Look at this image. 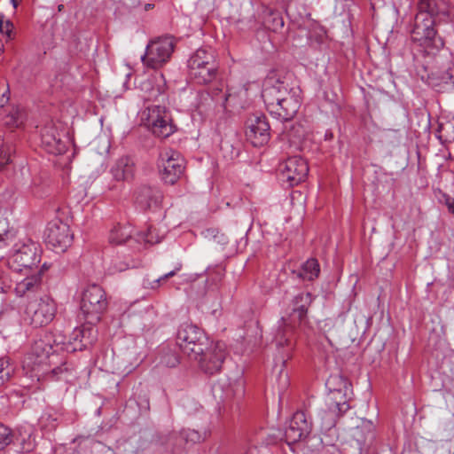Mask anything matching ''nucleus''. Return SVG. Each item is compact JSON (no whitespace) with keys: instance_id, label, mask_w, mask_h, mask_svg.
<instances>
[{"instance_id":"obj_46","label":"nucleus","mask_w":454,"mask_h":454,"mask_svg":"<svg viewBox=\"0 0 454 454\" xmlns=\"http://www.w3.org/2000/svg\"><path fill=\"white\" fill-rule=\"evenodd\" d=\"M13 24L10 20H4L0 18V33L5 35L7 39L12 38Z\"/></svg>"},{"instance_id":"obj_37","label":"nucleus","mask_w":454,"mask_h":454,"mask_svg":"<svg viewBox=\"0 0 454 454\" xmlns=\"http://www.w3.org/2000/svg\"><path fill=\"white\" fill-rule=\"evenodd\" d=\"M180 436L186 443H198L206 439L207 433L201 434L194 429H183L180 432Z\"/></svg>"},{"instance_id":"obj_12","label":"nucleus","mask_w":454,"mask_h":454,"mask_svg":"<svg viewBox=\"0 0 454 454\" xmlns=\"http://www.w3.org/2000/svg\"><path fill=\"white\" fill-rule=\"evenodd\" d=\"M45 241L56 253L65 252L73 241L68 224L57 218L51 221L45 231Z\"/></svg>"},{"instance_id":"obj_23","label":"nucleus","mask_w":454,"mask_h":454,"mask_svg":"<svg viewBox=\"0 0 454 454\" xmlns=\"http://www.w3.org/2000/svg\"><path fill=\"white\" fill-rule=\"evenodd\" d=\"M213 392L215 396L225 401L235 396H242L244 394V385L242 380L227 382L221 380L214 385Z\"/></svg>"},{"instance_id":"obj_11","label":"nucleus","mask_w":454,"mask_h":454,"mask_svg":"<svg viewBox=\"0 0 454 454\" xmlns=\"http://www.w3.org/2000/svg\"><path fill=\"white\" fill-rule=\"evenodd\" d=\"M227 355L224 342L211 341L197 361L201 371L212 375L221 371Z\"/></svg>"},{"instance_id":"obj_4","label":"nucleus","mask_w":454,"mask_h":454,"mask_svg":"<svg viewBox=\"0 0 454 454\" xmlns=\"http://www.w3.org/2000/svg\"><path fill=\"white\" fill-rule=\"evenodd\" d=\"M434 20L416 16L411 30V40L422 47L427 55L434 56L444 45L443 40L437 36Z\"/></svg>"},{"instance_id":"obj_1","label":"nucleus","mask_w":454,"mask_h":454,"mask_svg":"<svg viewBox=\"0 0 454 454\" xmlns=\"http://www.w3.org/2000/svg\"><path fill=\"white\" fill-rule=\"evenodd\" d=\"M66 336L61 333H43L32 344L27 355L25 364L35 371L36 367L51 363L50 357L59 350H65Z\"/></svg>"},{"instance_id":"obj_24","label":"nucleus","mask_w":454,"mask_h":454,"mask_svg":"<svg viewBox=\"0 0 454 454\" xmlns=\"http://www.w3.org/2000/svg\"><path fill=\"white\" fill-rule=\"evenodd\" d=\"M135 165L129 157L118 159L111 168V174L116 181H129L134 176Z\"/></svg>"},{"instance_id":"obj_35","label":"nucleus","mask_w":454,"mask_h":454,"mask_svg":"<svg viewBox=\"0 0 454 454\" xmlns=\"http://www.w3.org/2000/svg\"><path fill=\"white\" fill-rule=\"evenodd\" d=\"M14 367L7 356L0 357V387L4 386L12 376Z\"/></svg>"},{"instance_id":"obj_26","label":"nucleus","mask_w":454,"mask_h":454,"mask_svg":"<svg viewBox=\"0 0 454 454\" xmlns=\"http://www.w3.org/2000/svg\"><path fill=\"white\" fill-rule=\"evenodd\" d=\"M430 82L434 87L444 89L449 86H454V68L448 67L444 72H432L429 74Z\"/></svg>"},{"instance_id":"obj_54","label":"nucleus","mask_w":454,"mask_h":454,"mask_svg":"<svg viewBox=\"0 0 454 454\" xmlns=\"http://www.w3.org/2000/svg\"><path fill=\"white\" fill-rule=\"evenodd\" d=\"M447 205H448L449 210L450 212L454 213V200L451 202H448Z\"/></svg>"},{"instance_id":"obj_28","label":"nucleus","mask_w":454,"mask_h":454,"mask_svg":"<svg viewBox=\"0 0 454 454\" xmlns=\"http://www.w3.org/2000/svg\"><path fill=\"white\" fill-rule=\"evenodd\" d=\"M133 228L130 225H117L114 227L109 235L112 244H121L132 239Z\"/></svg>"},{"instance_id":"obj_7","label":"nucleus","mask_w":454,"mask_h":454,"mask_svg":"<svg viewBox=\"0 0 454 454\" xmlns=\"http://www.w3.org/2000/svg\"><path fill=\"white\" fill-rule=\"evenodd\" d=\"M56 313L57 303L49 295L29 301L25 310L26 319L34 327L49 325L54 319Z\"/></svg>"},{"instance_id":"obj_42","label":"nucleus","mask_w":454,"mask_h":454,"mask_svg":"<svg viewBox=\"0 0 454 454\" xmlns=\"http://www.w3.org/2000/svg\"><path fill=\"white\" fill-rule=\"evenodd\" d=\"M12 431L9 427L0 424V451L4 450L6 446L11 444Z\"/></svg>"},{"instance_id":"obj_34","label":"nucleus","mask_w":454,"mask_h":454,"mask_svg":"<svg viewBox=\"0 0 454 454\" xmlns=\"http://www.w3.org/2000/svg\"><path fill=\"white\" fill-rule=\"evenodd\" d=\"M39 426L42 430L51 432L58 426V416L55 411H47L39 419Z\"/></svg>"},{"instance_id":"obj_47","label":"nucleus","mask_w":454,"mask_h":454,"mask_svg":"<svg viewBox=\"0 0 454 454\" xmlns=\"http://www.w3.org/2000/svg\"><path fill=\"white\" fill-rule=\"evenodd\" d=\"M9 86L5 81L0 82V107L9 101Z\"/></svg>"},{"instance_id":"obj_49","label":"nucleus","mask_w":454,"mask_h":454,"mask_svg":"<svg viewBox=\"0 0 454 454\" xmlns=\"http://www.w3.org/2000/svg\"><path fill=\"white\" fill-rule=\"evenodd\" d=\"M82 335V329L75 328L67 342H79Z\"/></svg>"},{"instance_id":"obj_45","label":"nucleus","mask_w":454,"mask_h":454,"mask_svg":"<svg viewBox=\"0 0 454 454\" xmlns=\"http://www.w3.org/2000/svg\"><path fill=\"white\" fill-rule=\"evenodd\" d=\"M142 90L146 93L144 95L145 100H154L161 95L160 89L151 88V82L149 81L143 83Z\"/></svg>"},{"instance_id":"obj_13","label":"nucleus","mask_w":454,"mask_h":454,"mask_svg":"<svg viewBox=\"0 0 454 454\" xmlns=\"http://www.w3.org/2000/svg\"><path fill=\"white\" fill-rule=\"evenodd\" d=\"M293 89L278 74L274 73L269 74L263 82L262 90V98L267 110L270 109L275 104H278L281 98L288 96V93Z\"/></svg>"},{"instance_id":"obj_2","label":"nucleus","mask_w":454,"mask_h":454,"mask_svg":"<svg viewBox=\"0 0 454 454\" xmlns=\"http://www.w3.org/2000/svg\"><path fill=\"white\" fill-rule=\"evenodd\" d=\"M189 75L199 84L211 82L217 74L218 66L211 49L197 50L188 60Z\"/></svg>"},{"instance_id":"obj_19","label":"nucleus","mask_w":454,"mask_h":454,"mask_svg":"<svg viewBox=\"0 0 454 454\" xmlns=\"http://www.w3.org/2000/svg\"><path fill=\"white\" fill-rule=\"evenodd\" d=\"M41 146L51 154H61L65 152L66 145L55 124L48 123L42 129Z\"/></svg>"},{"instance_id":"obj_41","label":"nucleus","mask_w":454,"mask_h":454,"mask_svg":"<svg viewBox=\"0 0 454 454\" xmlns=\"http://www.w3.org/2000/svg\"><path fill=\"white\" fill-rule=\"evenodd\" d=\"M164 233H160V231L153 227H150L147 232L143 236L144 240L149 244H156L161 241L163 239Z\"/></svg>"},{"instance_id":"obj_40","label":"nucleus","mask_w":454,"mask_h":454,"mask_svg":"<svg viewBox=\"0 0 454 454\" xmlns=\"http://www.w3.org/2000/svg\"><path fill=\"white\" fill-rule=\"evenodd\" d=\"M335 383H340L341 386L344 387L345 389H348V381L340 377V376H332L326 382V385L328 386L331 394L333 395L332 398L336 399L338 395H340L341 389H333L332 386Z\"/></svg>"},{"instance_id":"obj_14","label":"nucleus","mask_w":454,"mask_h":454,"mask_svg":"<svg viewBox=\"0 0 454 454\" xmlns=\"http://www.w3.org/2000/svg\"><path fill=\"white\" fill-rule=\"evenodd\" d=\"M416 16H422L435 22H447L453 17L450 4L443 0H419Z\"/></svg>"},{"instance_id":"obj_21","label":"nucleus","mask_w":454,"mask_h":454,"mask_svg":"<svg viewBox=\"0 0 454 454\" xmlns=\"http://www.w3.org/2000/svg\"><path fill=\"white\" fill-rule=\"evenodd\" d=\"M33 428L27 425L12 432V442L15 452H29L34 449Z\"/></svg>"},{"instance_id":"obj_43","label":"nucleus","mask_w":454,"mask_h":454,"mask_svg":"<svg viewBox=\"0 0 454 454\" xmlns=\"http://www.w3.org/2000/svg\"><path fill=\"white\" fill-rule=\"evenodd\" d=\"M134 264H130L129 262L127 261H120L119 258L113 259L111 262V265L108 268L110 273L114 274L116 272H121L127 270L129 267H133Z\"/></svg>"},{"instance_id":"obj_53","label":"nucleus","mask_w":454,"mask_h":454,"mask_svg":"<svg viewBox=\"0 0 454 454\" xmlns=\"http://www.w3.org/2000/svg\"><path fill=\"white\" fill-rule=\"evenodd\" d=\"M223 101H229L232 98V94L231 92H228L223 95Z\"/></svg>"},{"instance_id":"obj_31","label":"nucleus","mask_w":454,"mask_h":454,"mask_svg":"<svg viewBox=\"0 0 454 454\" xmlns=\"http://www.w3.org/2000/svg\"><path fill=\"white\" fill-rule=\"evenodd\" d=\"M25 119L26 114L22 108L19 106L12 107L4 118V123L9 128H18L24 122Z\"/></svg>"},{"instance_id":"obj_3","label":"nucleus","mask_w":454,"mask_h":454,"mask_svg":"<svg viewBox=\"0 0 454 454\" xmlns=\"http://www.w3.org/2000/svg\"><path fill=\"white\" fill-rule=\"evenodd\" d=\"M176 340L180 349L192 360H198L211 342L202 329L187 323L179 327Z\"/></svg>"},{"instance_id":"obj_51","label":"nucleus","mask_w":454,"mask_h":454,"mask_svg":"<svg viewBox=\"0 0 454 454\" xmlns=\"http://www.w3.org/2000/svg\"><path fill=\"white\" fill-rule=\"evenodd\" d=\"M336 408L339 411L344 412L349 409V405L344 401L343 403H336Z\"/></svg>"},{"instance_id":"obj_52","label":"nucleus","mask_w":454,"mask_h":454,"mask_svg":"<svg viewBox=\"0 0 454 454\" xmlns=\"http://www.w3.org/2000/svg\"><path fill=\"white\" fill-rule=\"evenodd\" d=\"M5 236L6 234H0V248H3L7 245Z\"/></svg>"},{"instance_id":"obj_44","label":"nucleus","mask_w":454,"mask_h":454,"mask_svg":"<svg viewBox=\"0 0 454 454\" xmlns=\"http://www.w3.org/2000/svg\"><path fill=\"white\" fill-rule=\"evenodd\" d=\"M160 364L167 367L173 368L179 364V358L176 353L169 351L161 356Z\"/></svg>"},{"instance_id":"obj_6","label":"nucleus","mask_w":454,"mask_h":454,"mask_svg":"<svg viewBox=\"0 0 454 454\" xmlns=\"http://www.w3.org/2000/svg\"><path fill=\"white\" fill-rule=\"evenodd\" d=\"M106 307V293L101 286L91 285L83 291L80 309L88 325L98 322Z\"/></svg>"},{"instance_id":"obj_17","label":"nucleus","mask_w":454,"mask_h":454,"mask_svg":"<svg viewBox=\"0 0 454 454\" xmlns=\"http://www.w3.org/2000/svg\"><path fill=\"white\" fill-rule=\"evenodd\" d=\"M311 432V422L307 419L303 411L294 414L285 430V439L288 444H293L305 439Z\"/></svg>"},{"instance_id":"obj_32","label":"nucleus","mask_w":454,"mask_h":454,"mask_svg":"<svg viewBox=\"0 0 454 454\" xmlns=\"http://www.w3.org/2000/svg\"><path fill=\"white\" fill-rule=\"evenodd\" d=\"M373 424L368 420H363L361 425L353 429L352 436L356 440L359 445L366 441L369 435L372 434Z\"/></svg>"},{"instance_id":"obj_29","label":"nucleus","mask_w":454,"mask_h":454,"mask_svg":"<svg viewBox=\"0 0 454 454\" xmlns=\"http://www.w3.org/2000/svg\"><path fill=\"white\" fill-rule=\"evenodd\" d=\"M263 23L268 29L272 31H278L284 27V20L281 14L271 9L265 11Z\"/></svg>"},{"instance_id":"obj_48","label":"nucleus","mask_w":454,"mask_h":454,"mask_svg":"<svg viewBox=\"0 0 454 454\" xmlns=\"http://www.w3.org/2000/svg\"><path fill=\"white\" fill-rule=\"evenodd\" d=\"M11 162V151L10 148L3 146L0 149V169Z\"/></svg>"},{"instance_id":"obj_25","label":"nucleus","mask_w":454,"mask_h":454,"mask_svg":"<svg viewBox=\"0 0 454 454\" xmlns=\"http://www.w3.org/2000/svg\"><path fill=\"white\" fill-rule=\"evenodd\" d=\"M80 329H82V335L79 342H66L65 350L67 352H75L87 348L88 346L91 345L97 339V331L91 325H82Z\"/></svg>"},{"instance_id":"obj_39","label":"nucleus","mask_w":454,"mask_h":454,"mask_svg":"<svg viewBox=\"0 0 454 454\" xmlns=\"http://www.w3.org/2000/svg\"><path fill=\"white\" fill-rule=\"evenodd\" d=\"M291 357L289 352L283 357L282 365L278 373V385L281 390H285L289 385V376L287 372L284 370L286 362Z\"/></svg>"},{"instance_id":"obj_9","label":"nucleus","mask_w":454,"mask_h":454,"mask_svg":"<svg viewBox=\"0 0 454 454\" xmlns=\"http://www.w3.org/2000/svg\"><path fill=\"white\" fill-rule=\"evenodd\" d=\"M40 262V249L36 243L16 244L8 258V265L15 271L32 270Z\"/></svg>"},{"instance_id":"obj_10","label":"nucleus","mask_w":454,"mask_h":454,"mask_svg":"<svg viewBox=\"0 0 454 454\" xmlns=\"http://www.w3.org/2000/svg\"><path fill=\"white\" fill-rule=\"evenodd\" d=\"M184 159L176 151L166 148L159 156L158 168L164 183L174 184L183 175L184 170Z\"/></svg>"},{"instance_id":"obj_33","label":"nucleus","mask_w":454,"mask_h":454,"mask_svg":"<svg viewBox=\"0 0 454 454\" xmlns=\"http://www.w3.org/2000/svg\"><path fill=\"white\" fill-rule=\"evenodd\" d=\"M292 328L293 327L287 323V321L282 317L275 336L277 346L284 347L285 345L288 346L290 344L289 334L292 331Z\"/></svg>"},{"instance_id":"obj_22","label":"nucleus","mask_w":454,"mask_h":454,"mask_svg":"<svg viewBox=\"0 0 454 454\" xmlns=\"http://www.w3.org/2000/svg\"><path fill=\"white\" fill-rule=\"evenodd\" d=\"M161 192L155 187L143 186L136 193V204L142 209H152L160 206Z\"/></svg>"},{"instance_id":"obj_16","label":"nucleus","mask_w":454,"mask_h":454,"mask_svg":"<svg viewBox=\"0 0 454 454\" xmlns=\"http://www.w3.org/2000/svg\"><path fill=\"white\" fill-rule=\"evenodd\" d=\"M301 106V100L298 94L297 89H293L288 96H285L279 99L278 104H275L270 109H269V113L273 117L281 120V121H290L292 120L296 113L298 112Z\"/></svg>"},{"instance_id":"obj_8","label":"nucleus","mask_w":454,"mask_h":454,"mask_svg":"<svg viewBox=\"0 0 454 454\" xmlns=\"http://www.w3.org/2000/svg\"><path fill=\"white\" fill-rule=\"evenodd\" d=\"M142 119L156 137L166 138L176 130L171 114L165 107L159 106H148L143 112Z\"/></svg>"},{"instance_id":"obj_27","label":"nucleus","mask_w":454,"mask_h":454,"mask_svg":"<svg viewBox=\"0 0 454 454\" xmlns=\"http://www.w3.org/2000/svg\"><path fill=\"white\" fill-rule=\"evenodd\" d=\"M312 297L309 293H300L294 299V309L292 317H297L301 320L306 313L308 306L311 303Z\"/></svg>"},{"instance_id":"obj_30","label":"nucleus","mask_w":454,"mask_h":454,"mask_svg":"<svg viewBox=\"0 0 454 454\" xmlns=\"http://www.w3.org/2000/svg\"><path fill=\"white\" fill-rule=\"evenodd\" d=\"M320 271L319 264L316 259H309L302 265L299 277L305 280H314L318 277Z\"/></svg>"},{"instance_id":"obj_36","label":"nucleus","mask_w":454,"mask_h":454,"mask_svg":"<svg viewBox=\"0 0 454 454\" xmlns=\"http://www.w3.org/2000/svg\"><path fill=\"white\" fill-rule=\"evenodd\" d=\"M439 138L444 142L454 141V119L441 122L438 129Z\"/></svg>"},{"instance_id":"obj_55","label":"nucleus","mask_w":454,"mask_h":454,"mask_svg":"<svg viewBox=\"0 0 454 454\" xmlns=\"http://www.w3.org/2000/svg\"><path fill=\"white\" fill-rule=\"evenodd\" d=\"M11 2L12 4V6L16 9L20 3L21 2V0H11Z\"/></svg>"},{"instance_id":"obj_18","label":"nucleus","mask_w":454,"mask_h":454,"mask_svg":"<svg viewBox=\"0 0 454 454\" xmlns=\"http://www.w3.org/2000/svg\"><path fill=\"white\" fill-rule=\"evenodd\" d=\"M247 139L254 146H262L270 139V125L264 115H254L247 122Z\"/></svg>"},{"instance_id":"obj_15","label":"nucleus","mask_w":454,"mask_h":454,"mask_svg":"<svg viewBox=\"0 0 454 454\" xmlns=\"http://www.w3.org/2000/svg\"><path fill=\"white\" fill-rule=\"evenodd\" d=\"M280 171L289 185L294 186L305 180L309 173V166L303 158L293 156L280 165Z\"/></svg>"},{"instance_id":"obj_56","label":"nucleus","mask_w":454,"mask_h":454,"mask_svg":"<svg viewBox=\"0 0 454 454\" xmlns=\"http://www.w3.org/2000/svg\"><path fill=\"white\" fill-rule=\"evenodd\" d=\"M62 7H63L62 5H59V11H60V10H62Z\"/></svg>"},{"instance_id":"obj_50","label":"nucleus","mask_w":454,"mask_h":454,"mask_svg":"<svg viewBox=\"0 0 454 454\" xmlns=\"http://www.w3.org/2000/svg\"><path fill=\"white\" fill-rule=\"evenodd\" d=\"M67 367L65 366H59V367H56L54 369L51 370V373L53 376H55L57 379H60V374H62L63 372H67Z\"/></svg>"},{"instance_id":"obj_20","label":"nucleus","mask_w":454,"mask_h":454,"mask_svg":"<svg viewBox=\"0 0 454 454\" xmlns=\"http://www.w3.org/2000/svg\"><path fill=\"white\" fill-rule=\"evenodd\" d=\"M29 274L22 280L19 281L15 286V294L19 297L36 293L41 290L43 286V269H33Z\"/></svg>"},{"instance_id":"obj_38","label":"nucleus","mask_w":454,"mask_h":454,"mask_svg":"<svg viewBox=\"0 0 454 454\" xmlns=\"http://www.w3.org/2000/svg\"><path fill=\"white\" fill-rule=\"evenodd\" d=\"M180 269L181 265L177 266L175 270L152 281L149 278H145L143 280V286L145 288L157 289L161 283L165 282L169 278L174 277L180 270Z\"/></svg>"},{"instance_id":"obj_5","label":"nucleus","mask_w":454,"mask_h":454,"mask_svg":"<svg viewBox=\"0 0 454 454\" xmlns=\"http://www.w3.org/2000/svg\"><path fill=\"white\" fill-rule=\"evenodd\" d=\"M175 40L172 36H160L151 40L141 56L143 65L148 68L158 69L168 63L174 52Z\"/></svg>"}]
</instances>
